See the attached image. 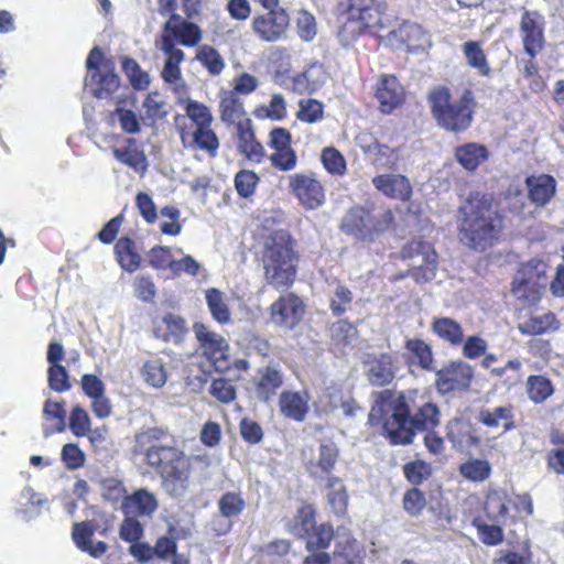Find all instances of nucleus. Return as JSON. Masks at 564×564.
Here are the masks:
<instances>
[{
    "instance_id": "obj_49",
    "label": "nucleus",
    "mask_w": 564,
    "mask_h": 564,
    "mask_svg": "<svg viewBox=\"0 0 564 564\" xmlns=\"http://www.w3.org/2000/svg\"><path fill=\"white\" fill-rule=\"evenodd\" d=\"M48 387L56 392L68 391L72 387L68 371L62 365L50 366L47 370Z\"/></svg>"
},
{
    "instance_id": "obj_45",
    "label": "nucleus",
    "mask_w": 564,
    "mask_h": 564,
    "mask_svg": "<svg viewBox=\"0 0 564 564\" xmlns=\"http://www.w3.org/2000/svg\"><path fill=\"white\" fill-rule=\"evenodd\" d=\"M113 155L119 162L134 169L135 171L145 170V155L142 151H139L138 149L130 147L115 149Z\"/></svg>"
},
{
    "instance_id": "obj_31",
    "label": "nucleus",
    "mask_w": 564,
    "mask_h": 564,
    "mask_svg": "<svg viewBox=\"0 0 564 564\" xmlns=\"http://www.w3.org/2000/svg\"><path fill=\"white\" fill-rule=\"evenodd\" d=\"M220 119L227 123H235L237 128L239 123H243L245 116L242 102L236 93L226 94L219 105Z\"/></svg>"
},
{
    "instance_id": "obj_38",
    "label": "nucleus",
    "mask_w": 564,
    "mask_h": 564,
    "mask_svg": "<svg viewBox=\"0 0 564 564\" xmlns=\"http://www.w3.org/2000/svg\"><path fill=\"white\" fill-rule=\"evenodd\" d=\"M371 162L377 167H388L397 170L398 164L401 160V150L393 149L386 144H379L375 148L372 155L370 156Z\"/></svg>"
},
{
    "instance_id": "obj_58",
    "label": "nucleus",
    "mask_w": 564,
    "mask_h": 564,
    "mask_svg": "<svg viewBox=\"0 0 564 564\" xmlns=\"http://www.w3.org/2000/svg\"><path fill=\"white\" fill-rule=\"evenodd\" d=\"M209 392L223 403H228L236 397L234 386L228 380L221 378L213 380Z\"/></svg>"
},
{
    "instance_id": "obj_9",
    "label": "nucleus",
    "mask_w": 564,
    "mask_h": 564,
    "mask_svg": "<svg viewBox=\"0 0 564 564\" xmlns=\"http://www.w3.org/2000/svg\"><path fill=\"white\" fill-rule=\"evenodd\" d=\"M172 39L173 37H162L161 41L156 43V46L166 55L161 75L170 89L182 99L188 94V87L182 76L180 67L185 55L182 50L175 47Z\"/></svg>"
},
{
    "instance_id": "obj_37",
    "label": "nucleus",
    "mask_w": 564,
    "mask_h": 564,
    "mask_svg": "<svg viewBox=\"0 0 564 564\" xmlns=\"http://www.w3.org/2000/svg\"><path fill=\"white\" fill-rule=\"evenodd\" d=\"M121 65L134 89L142 90L148 88L151 83L150 75L141 69L140 65L133 58L123 57Z\"/></svg>"
},
{
    "instance_id": "obj_50",
    "label": "nucleus",
    "mask_w": 564,
    "mask_h": 564,
    "mask_svg": "<svg viewBox=\"0 0 564 564\" xmlns=\"http://www.w3.org/2000/svg\"><path fill=\"white\" fill-rule=\"evenodd\" d=\"M544 17L536 11H525L521 17V31L525 35H543Z\"/></svg>"
},
{
    "instance_id": "obj_2",
    "label": "nucleus",
    "mask_w": 564,
    "mask_h": 564,
    "mask_svg": "<svg viewBox=\"0 0 564 564\" xmlns=\"http://www.w3.org/2000/svg\"><path fill=\"white\" fill-rule=\"evenodd\" d=\"M502 228V217L491 195L474 192L460 205L458 229L465 246L482 251L498 240Z\"/></svg>"
},
{
    "instance_id": "obj_51",
    "label": "nucleus",
    "mask_w": 564,
    "mask_h": 564,
    "mask_svg": "<svg viewBox=\"0 0 564 564\" xmlns=\"http://www.w3.org/2000/svg\"><path fill=\"white\" fill-rule=\"evenodd\" d=\"M464 52L470 66L478 68L481 74L488 73L486 57L478 42H466Z\"/></svg>"
},
{
    "instance_id": "obj_21",
    "label": "nucleus",
    "mask_w": 564,
    "mask_h": 564,
    "mask_svg": "<svg viewBox=\"0 0 564 564\" xmlns=\"http://www.w3.org/2000/svg\"><path fill=\"white\" fill-rule=\"evenodd\" d=\"M372 184L382 194L401 200H406L412 191L409 180L400 174L378 175Z\"/></svg>"
},
{
    "instance_id": "obj_41",
    "label": "nucleus",
    "mask_w": 564,
    "mask_h": 564,
    "mask_svg": "<svg viewBox=\"0 0 564 564\" xmlns=\"http://www.w3.org/2000/svg\"><path fill=\"white\" fill-rule=\"evenodd\" d=\"M332 564H364L356 550L355 542L347 540L344 544L337 543L336 550L330 556Z\"/></svg>"
},
{
    "instance_id": "obj_8",
    "label": "nucleus",
    "mask_w": 564,
    "mask_h": 564,
    "mask_svg": "<svg viewBox=\"0 0 564 564\" xmlns=\"http://www.w3.org/2000/svg\"><path fill=\"white\" fill-rule=\"evenodd\" d=\"M310 457L306 451H303L306 470L316 481H326L335 478L333 475L335 467L339 460V449L330 440H324L318 447L310 451Z\"/></svg>"
},
{
    "instance_id": "obj_17",
    "label": "nucleus",
    "mask_w": 564,
    "mask_h": 564,
    "mask_svg": "<svg viewBox=\"0 0 564 564\" xmlns=\"http://www.w3.org/2000/svg\"><path fill=\"white\" fill-rule=\"evenodd\" d=\"M310 395L307 391L284 390L279 397V409L283 416L303 422L308 413Z\"/></svg>"
},
{
    "instance_id": "obj_7",
    "label": "nucleus",
    "mask_w": 564,
    "mask_h": 564,
    "mask_svg": "<svg viewBox=\"0 0 564 564\" xmlns=\"http://www.w3.org/2000/svg\"><path fill=\"white\" fill-rule=\"evenodd\" d=\"M547 265L542 260H530L518 270L513 282V295L528 305L535 304L547 285Z\"/></svg>"
},
{
    "instance_id": "obj_11",
    "label": "nucleus",
    "mask_w": 564,
    "mask_h": 564,
    "mask_svg": "<svg viewBox=\"0 0 564 564\" xmlns=\"http://www.w3.org/2000/svg\"><path fill=\"white\" fill-rule=\"evenodd\" d=\"M290 188L306 208L316 209L325 203L324 188L311 173L291 175Z\"/></svg>"
},
{
    "instance_id": "obj_36",
    "label": "nucleus",
    "mask_w": 564,
    "mask_h": 564,
    "mask_svg": "<svg viewBox=\"0 0 564 564\" xmlns=\"http://www.w3.org/2000/svg\"><path fill=\"white\" fill-rule=\"evenodd\" d=\"M553 391L551 381L544 376H530L527 380V392L534 403L544 402Z\"/></svg>"
},
{
    "instance_id": "obj_46",
    "label": "nucleus",
    "mask_w": 564,
    "mask_h": 564,
    "mask_svg": "<svg viewBox=\"0 0 564 564\" xmlns=\"http://www.w3.org/2000/svg\"><path fill=\"white\" fill-rule=\"evenodd\" d=\"M352 293L341 284H336L329 299V308L335 315L344 314L351 304Z\"/></svg>"
},
{
    "instance_id": "obj_56",
    "label": "nucleus",
    "mask_w": 564,
    "mask_h": 564,
    "mask_svg": "<svg viewBox=\"0 0 564 564\" xmlns=\"http://www.w3.org/2000/svg\"><path fill=\"white\" fill-rule=\"evenodd\" d=\"M403 471L410 482L419 485L430 476L431 467L423 460H415L405 464Z\"/></svg>"
},
{
    "instance_id": "obj_40",
    "label": "nucleus",
    "mask_w": 564,
    "mask_h": 564,
    "mask_svg": "<svg viewBox=\"0 0 564 564\" xmlns=\"http://www.w3.org/2000/svg\"><path fill=\"white\" fill-rule=\"evenodd\" d=\"M141 375L143 380L155 389L163 387L167 379L163 362L159 359L147 361L141 369Z\"/></svg>"
},
{
    "instance_id": "obj_64",
    "label": "nucleus",
    "mask_w": 564,
    "mask_h": 564,
    "mask_svg": "<svg viewBox=\"0 0 564 564\" xmlns=\"http://www.w3.org/2000/svg\"><path fill=\"white\" fill-rule=\"evenodd\" d=\"M240 435L241 437L251 444H257L263 438L262 427L253 420L243 419L240 422Z\"/></svg>"
},
{
    "instance_id": "obj_55",
    "label": "nucleus",
    "mask_w": 564,
    "mask_h": 564,
    "mask_svg": "<svg viewBox=\"0 0 564 564\" xmlns=\"http://www.w3.org/2000/svg\"><path fill=\"white\" fill-rule=\"evenodd\" d=\"M323 115V105L315 99H307L300 101V110L297 112V118L301 121H305L308 123L316 122L322 118Z\"/></svg>"
},
{
    "instance_id": "obj_34",
    "label": "nucleus",
    "mask_w": 564,
    "mask_h": 564,
    "mask_svg": "<svg viewBox=\"0 0 564 564\" xmlns=\"http://www.w3.org/2000/svg\"><path fill=\"white\" fill-rule=\"evenodd\" d=\"M205 299L215 321L220 324H226L230 321V312L223 292L215 288L209 289L205 293Z\"/></svg>"
},
{
    "instance_id": "obj_30",
    "label": "nucleus",
    "mask_w": 564,
    "mask_h": 564,
    "mask_svg": "<svg viewBox=\"0 0 564 564\" xmlns=\"http://www.w3.org/2000/svg\"><path fill=\"white\" fill-rule=\"evenodd\" d=\"M325 488L332 510L338 516L344 514L348 505V494L343 480L339 477L329 478L325 481Z\"/></svg>"
},
{
    "instance_id": "obj_10",
    "label": "nucleus",
    "mask_w": 564,
    "mask_h": 564,
    "mask_svg": "<svg viewBox=\"0 0 564 564\" xmlns=\"http://www.w3.org/2000/svg\"><path fill=\"white\" fill-rule=\"evenodd\" d=\"M193 332L199 343L202 354L213 361L217 369L221 368L229 349L227 340L202 323H195Z\"/></svg>"
},
{
    "instance_id": "obj_6",
    "label": "nucleus",
    "mask_w": 564,
    "mask_h": 564,
    "mask_svg": "<svg viewBox=\"0 0 564 564\" xmlns=\"http://www.w3.org/2000/svg\"><path fill=\"white\" fill-rule=\"evenodd\" d=\"M393 221L390 209H368L361 206L352 207L341 218L340 229L356 241L372 242L387 231Z\"/></svg>"
},
{
    "instance_id": "obj_48",
    "label": "nucleus",
    "mask_w": 564,
    "mask_h": 564,
    "mask_svg": "<svg viewBox=\"0 0 564 564\" xmlns=\"http://www.w3.org/2000/svg\"><path fill=\"white\" fill-rule=\"evenodd\" d=\"M69 430L78 437L86 436L90 432V417L80 405H75L72 410Z\"/></svg>"
},
{
    "instance_id": "obj_60",
    "label": "nucleus",
    "mask_w": 564,
    "mask_h": 564,
    "mask_svg": "<svg viewBox=\"0 0 564 564\" xmlns=\"http://www.w3.org/2000/svg\"><path fill=\"white\" fill-rule=\"evenodd\" d=\"M425 497L419 489L413 488L403 497L404 510L411 516H419L425 507Z\"/></svg>"
},
{
    "instance_id": "obj_53",
    "label": "nucleus",
    "mask_w": 564,
    "mask_h": 564,
    "mask_svg": "<svg viewBox=\"0 0 564 564\" xmlns=\"http://www.w3.org/2000/svg\"><path fill=\"white\" fill-rule=\"evenodd\" d=\"M322 162L325 169L332 174L341 175L346 171V161L335 148H326L323 151Z\"/></svg>"
},
{
    "instance_id": "obj_32",
    "label": "nucleus",
    "mask_w": 564,
    "mask_h": 564,
    "mask_svg": "<svg viewBox=\"0 0 564 564\" xmlns=\"http://www.w3.org/2000/svg\"><path fill=\"white\" fill-rule=\"evenodd\" d=\"M63 401H53L47 399L43 405V416L45 420H55L56 425L54 429L44 426L43 434L45 437L50 436L53 432L62 433L66 429V410Z\"/></svg>"
},
{
    "instance_id": "obj_47",
    "label": "nucleus",
    "mask_w": 564,
    "mask_h": 564,
    "mask_svg": "<svg viewBox=\"0 0 564 564\" xmlns=\"http://www.w3.org/2000/svg\"><path fill=\"white\" fill-rule=\"evenodd\" d=\"M220 514L225 518L239 516L245 509V500L236 492H226L218 501Z\"/></svg>"
},
{
    "instance_id": "obj_43",
    "label": "nucleus",
    "mask_w": 564,
    "mask_h": 564,
    "mask_svg": "<svg viewBox=\"0 0 564 564\" xmlns=\"http://www.w3.org/2000/svg\"><path fill=\"white\" fill-rule=\"evenodd\" d=\"M185 112L192 120L194 128L212 126L213 115L205 105L195 100H187Z\"/></svg>"
},
{
    "instance_id": "obj_28",
    "label": "nucleus",
    "mask_w": 564,
    "mask_h": 564,
    "mask_svg": "<svg viewBox=\"0 0 564 564\" xmlns=\"http://www.w3.org/2000/svg\"><path fill=\"white\" fill-rule=\"evenodd\" d=\"M560 328V322L553 313H543L531 316L529 319L520 323L518 329L523 335L535 336L547 332H554Z\"/></svg>"
},
{
    "instance_id": "obj_57",
    "label": "nucleus",
    "mask_w": 564,
    "mask_h": 564,
    "mask_svg": "<svg viewBox=\"0 0 564 564\" xmlns=\"http://www.w3.org/2000/svg\"><path fill=\"white\" fill-rule=\"evenodd\" d=\"M62 459L70 470L80 468L85 463L84 452L74 443H68L62 448Z\"/></svg>"
},
{
    "instance_id": "obj_19",
    "label": "nucleus",
    "mask_w": 564,
    "mask_h": 564,
    "mask_svg": "<svg viewBox=\"0 0 564 564\" xmlns=\"http://www.w3.org/2000/svg\"><path fill=\"white\" fill-rule=\"evenodd\" d=\"M327 79V74L319 63L310 64L301 74L292 78L291 89L299 94H312L319 89Z\"/></svg>"
},
{
    "instance_id": "obj_54",
    "label": "nucleus",
    "mask_w": 564,
    "mask_h": 564,
    "mask_svg": "<svg viewBox=\"0 0 564 564\" xmlns=\"http://www.w3.org/2000/svg\"><path fill=\"white\" fill-rule=\"evenodd\" d=\"M119 535L123 541L133 544L142 538L143 528L134 517L128 516L120 525Z\"/></svg>"
},
{
    "instance_id": "obj_12",
    "label": "nucleus",
    "mask_w": 564,
    "mask_h": 564,
    "mask_svg": "<svg viewBox=\"0 0 564 564\" xmlns=\"http://www.w3.org/2000/svg\"><path fill=\"white\" fill-rule=\"evenodd\" d=\"M364 365L367 380L378 387L391 383L399 370L397 358L390 354L369 355Z\"/></svg>"
},
{
    "instance_id": "obj_59",
    "label": "nucleus",
    "mask_w": 564,
    "mask_h": 564,
    "mask_svg": "<svg viewBox=\"0 0 564 564\" xmlns=\"http://www.w3.org/2000/svg\"><path fill=\"white\" fill-rule=\"evenodd\" d=\"M357 330L349 322L340 319L332 327V337L344 345L352 344Z\"/></svg>"
},
{
    "instance_id": "obj_14",
    "label": "nucleus",
    "mask_w": 564,
    "mask_h": 564,
    "mask_svg": "<svg viewBox=\"0 0 564 564\" xmlns=\"http://www.w3.org/2000/svg\"><path fill=\"white\" fill-rule=\"evenodd\" d=\"M473 378V368L464 361H453L436 373V386L442 393L467 389Z\"/></svg>"
},
{
    "instance_id": "obj_18",
    "label": "nucleus",
    "mask_w": 564,
    "mask_h": 564,
    "mask_svg": "<svg viewBox=\"0 0 564 564\" xmlns=\"http://www.w3.org/2000/svg\"><path fill=\"white\" fill-rule=\"evenodd\" d=\"M180 135L185 148H197L213 158L217 155L219 140L210 126L194 128L193 131L183 128Z\"/></svg>"
},
{
    "instance_id": "obj_1",
    "label": "nucleus",
    "mask_w": 564,
    "mask_h": 564,
    "mask_svg": "<svg viewBox=\"0 0 564 564\" xmlns=\"http://www.w3.org/2000/svg\"><path fill=\"white\" fill-rule=\"evenodd\" d=\"M376 406L383 416V429L394 445H405L413 441L415 431H431L441 421L436 404L425 402L411 414V405L404 394L384 390L378 393Z\"/></svg>"
},
{
    "instance_id": "obj_42",
    "label": "nucleus",
    "mask_w": 564,
    "mask_h": 564,
    "mask_svg": "<svg viewBox=\"0 0 564 564\" xmlns=\"http://www.w3.org/2000/svg\"><path fill=\"white\" fill-rule=\"evenodd\" d=\"M196 58L212 75L220 74L225 67V62L220 54L214 47L207 45L198 48Z\"/></svg>"
},
{
    "instance_id": "obj_27",
    "label": "nucleus",
    "mask_w": 564,
    "mask_h": 564,
    "mask_svg": "<svg viewBox=\"0 0 564 564\" xmlns=\"http://www.w3.org/2000/svg\"><path fill=\"white\" fill-rule=\"evenodd\" d=\"M529 195L536 205L543 206L555 194V181L550 175L531 176L527 180Z\"/></svg>"
},
{
    "instance_id": "obj_13",
    "label": "nucleus",
    "mask_w": 564,
    "mask_h": 564,
    "mask_svg": "<svg viewBox=\"0 0 564 564\" xmlns=\"http://www.w3.org/2000/svg\"><path fill=\"white\" fill-rule=\"evenodd\" d=\"M402 257L410 261L413 269L422 271L425 280L434 276L436 268V252L427 241L413 240L402 250Z\"/></svg>"
},
{
    "instance_id": "obj_61",
    "label": "nucleus",
    "mask_w": 564,
    "mask_h": 564,
    "mask_svg": "<svg viewBox=\"0 0 564 564\" xmlns=\"http://www.w3.org/2000/svg\"><path fill=\"white\" fill-rule=\"evenodd\" d=\"M134 293L138 299H140L143 302H151L155 294L156 289L152 281V279L149 275H138L134 279Z\"/></svg>"
},
{
    "instance_id": "obj_23",
    "label": "nucleus",
    "mask_w": 564,
    "mask_h": 564,
    "mask_svg": "<svg viewBox=\"0 0 564 564\" xmlns=\"http://www.w3.org/2000/svg\"><path fill=\"white\" fill-rule=\"evenodd\" d=\"M478 421L489 429L502 427L505 432L514 427L513 413L510 405L482 408L478 413Z\"/></svg>"
},
{
    "instance_id": "obj_15",
    "label": "nucleus",
    "mask_w": 564,
    "mask_h": 564,
    "mask_svg": "<svg viewBox=\"0 0 564 564\" xmlns=\"http://www.w3.org/2000/svg\"><path fill=\"white\" fill-rule=\"evenodd\" d=\"M303 315V302L293 293L280 296V299L271 305V318L273 323L286 328L296 326Z\"/></svg>"
},
{
    "instance_id": "obj_25",
    "label": "nucleus",
    "mask_w": 564,
    "mask_h": 564,
    "mask_svg": "<svg viewBox=\"0 0 564 564\" xmlns=\"http://www.w3.org/2000/svg\"><path fill=\"white\" fill-rule=\"evenodd\" d=\"M237 133L240 152L243 153L248 160L259 163L264 155V149L261 143L256 140L249 119H247L245 123H239Z\"/></svg>"
},
{
    "instance_id": "obj_35",
    "label": "nucleus",
    "mask_w": 564,
    "mask_h": 564,
    "mask_svg": "<svg viewBox=\"0 0 564 564\" xmlns=\"http://www.w3.org/2000/svg\"><path fill=\"white\" fill-rule=\"evenodd\" d=\"M433 330L443 339L458 345L464 339L462 326L449 317L437 318L433 323Z\"/></svg>"
},
{
    "instance_id": "obj_52",
    "label": "nucleus",
    "mask_w": 564,
    "mask_h": 564,
    "mask_svg": "<svg viewBox=\"0 0 564 564\" xmlns=\"http://www.w3.org/2000/svg\"><path fill=\"white\" fill-rule=\"evenodd\" d=\"M259 181L258 175L252 171L242 170L236 174L235 185L238 194L245 198L250 197Z\"/></svg>"
},
{
    "instance_id": "obj_29",
    "label": "nucleus",
    "mask_w": 564,
    "mask_h": 564,
    "mask_svg": "<svg viewBox=\"0 0 564 564\" xmlns=\"http://www.w3.org/2000/svg\"><path fill=\"white\" fill-rule=\"evenodd\" d=\"M488 155L487 148L478 143H466L458 147L455 152L456 160L467 171H475Z\"/></svg>"
},
{
    "instance_id": "obj_63",
    "label": "nucleus",
    "mask_w": 564,
    "mask_h": 564,
    "mask_svg": "<svg viewBox=\"0 0 564 564\" xmlns=\"http://www.w3.org/2000/svg\"><path fill=\"white\" fill-rule=\"evenodd\" d=\"M174 261L170 249L166 247H154L149 252V262L154 269L170 268L172 270Z\"/></svg>"
},
{
    "instance_id": "obj_16",
    "label": "nucleus",
    "mask_w": 564,
    "mask_h": 564,
    "mask_svg": "<svg viewBox=\"0 0 564 564\" xmlns=\"http://www.w3.org/2000/svg\"><path fill=\"white\" fill-rule=\"evenodd\" d=\"M404 89L393 75H381L376 90V98L383 113H391L404 100Z\"/></svg>"
},
{
    "instance_id": "obj_5",
    "label": "nucleus",
    "mask_w": 564,
    "mask_h": 564,
    "mask_svg": "<svg viewBox=\"0 0 564 564\" xmlns=\"http://www.w3.org/2000/svg\"><path fill=\"white\" fill-rule=\"evenodd\" d=\"M429 99L432 113L442 128L459 132L470 126L475 107L470 90H465L458 99L454 100L447 88L437 87L430 93Z\"/></svg>"
},
{
    "instance_id": "obj_44",
    "label": "nucleus",
    "mask_w": 564,
    "mask_h": 564,
    "mask_svg": "<svg viewBox=\"0 0 564 564\" xmlns=\"http://www.w3.org/2000/svg\"><path fill=\"white\" fill-rule=\"evenodd\" d=\"M104 72H98L97 82L99 88L95 91V96L98 98H105L115 93L120 86L119 76L111 69L105 66Z\"/></svg>"
},
{
    "instance_id": "obj_26",
    "label": "nucleus",
    "mask_w": 564,
    "mask_h": 564,
    "mask_svg": "<svg viewBox=\"0 0 564 564\" xmlns=\"http://www.w3.org/2000/svg\"><path fill=\"white\" fill-rule=\"evenodd\" d=\"M447 437L453 446L459 451H468L479 444V438L468 424L458 420L451 421L447 426Z\"/></svg>"
},
{
    "instance_id": "obj_3",
    "label": "nucleus",
    "mask_w": 564,
    "mask_h": 564,
    "mask_svg": "<svg viewBox=\"0 0 564 564\" xmlns=\"http://www.w3.org/2000/svg\"><path fill=\"white\" fill-rule=\"evenodd\" d=\"M162 435L159 429H148L135 435V443L140 449H145L149 465L160 469L163 489L171 497L182 498L189 488V459L174 447L155 446L153 442Z\"/></svg>"
},
{
    "instance_id": "obj_22",
    "label": "nucleus",
    "mask_w": 564,
    "mask_h": 564,
    "mask_svg": "<svg viewBox=\"0 0 564 564\" xmlns=\"http://www.w3.org/2000/svg\"><path fill=\"white\" fill-rule=\"evenodd\" d=\"M158 506L155 496L145 489H139L131 496L124 497L122 502L124 513L132 517H152Z\"/></svg>"
},
{
    "instance_id": "obj_20",
    "label": "nucleus",
    "mask_w": 564,
    "mask_h": 564,
    "mask_svg": "<svg viewBox=\"0 0 564 564\" xmlns=\"http://www.w3.org/2000/svg\"><path fill=\"white\" fill-rule=\"evenodd\" d=\"M283 384V373L279 365L271 364L258 370L256 394L261 401H269Z\"/></svg>"
},
{
    "instance_id": "obj_39",
    "label": "nucleus",
    "mask_w": 564,
    "mask_h": 564,
    "mask_svg": "<svg viewBox=\"0 0 564 564\" xmlns=\"http://www.w3.org/2000/svg\"><path fill=\"white\" fill-rule=\"evenodd\" d=\"M460 474L468 480L481 482L491 474V465L485 459H468L459 467Z\"/></svg>"
},
{
    "instance_id": "obj_62",
    "label": "nucleus",
    "mask_w": 564,
    "mask_h": 564,
    "mask_svg": "<svg viewBox=\"0 0 564 564\" xmlns=\"http://www.w3.org/2000/svg\"><path fill=\"white\" fill-rule=\"evenodd\" d=\"M270 161L273 166L281 171H291L296 165V155L291 148L281 149L271 154Z\"/></svg>"
},
{
    "instance_id": "obj_4",
    "label": "nucleus",
    "mask_w": 564,
    "mask_h": 564,
    "mask_svg": "<svg viewBox=\"0 0 564 564\" xmlns=\"http://www.w3.org/2000/svg\"><path fill=\"white\" fill-rule=\"evenodd\" d=\"M296 256L288 234L280 231L265 240L263 269L265 280L275 289L289 288L296 274Z\"/></svg>"
},
{
    "instance_id": "obj_24",
    "label": "nucleus",
    "mask_w": 564,
    "mask_h": 564,
    "mask_svg": "<svg viewBox=\"0 0 564 564\" xmlns=\"http://www.w3.org/2000/svg\"><path fill=\"white\" fill-rule=\"evenodd\" d=\"M303 531L307 534V547L326 549L334 538L333 528L328 524L314 525L313 516L305 513L302 520Z\"/></svg>"
},
{
    "instance_id": "obj_33",
    "label": "nucleus",
    "mask_w": 564,
    "mask_h": 564,
    "mask_svg": "<svg viewBox=\"0 0 564 564\" xmlns=\"http://www.w3.org/2000/svg\"><path fill=\"white\" fill-rule=\"evenodd\" d=\"M143 115L141 119L144 122L154 123L167 115L166 102L160 93L154 91L147 96L142 102Z\"/></svg>"
}]
</instances>
